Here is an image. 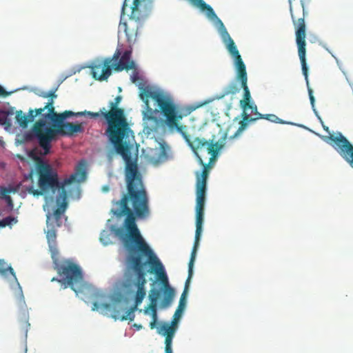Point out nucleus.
I'll return each instance as SVG.
<instances>
[{"mask_svg": "<svg viewBox=\"0 0 353 353\" xmlns=\"http://www.w3.org/2000/svg\"><path fill=\"white\" fill-rule=\"evenodd\" d=\"M132 70L133 71L132 74L130 75V79L132 83H137V82L140 79L139 73L136 67L134 68V69Z\"/></svg>", "mask_w": 353, "mask_h": 353, "instance_id": "35", "label": "nucleus"}, {"mask_svg": "<svg viewBox=\"0 0 353 353\" xmlns=\"http://www.w3.org/2000/svg\"><path fill=\"white\" fill-rule=\"evenodd\" d=\"M141 326V325H139V326H137V328H140Z\"/></svg>", "mask_w": 353, "mask_h": 353, "instance_id": "47", "label": "nucleus"}, {"mask_svg": "<svg viewBox=\"0 0 353 353\" xmlns=\"http://www.w3.org/2000/svg\"><path fill=\"white\" fill-rule=\"evenodd\" d=\"M121 99V96L116 97L114 101L109 103L108 111L105 108L100 109V111L101 117L108 123L105 134L116 152L120 154L125 162V181L127 191L122 197H130L135 203H142L148 193L137 161L132 158L128 142L132 131L128 125L123 109L118 106Z\"/></svg>", "mask_w": 353, "mask_h": 353, "instance_id": "2", "label": "nucleus"}, {"mask_svg": "<svg viewBox=\"0 0 353 353\" xmlns=\"http://www.w3.org/2000/svg\"><path fill=\"white\" fill-rule=\"evenodd\" d=\"M195 155L196 156L199 162L203 166V171L201 174L199 173L196 174V196H205L206 193V185H207V179L208 177V165L205 163L199 155L201 153L199 151L194 152Z\"/></svg>", "mask_w": 353, "mask_h": 353, "instance_id": "15", "label": "nucleus"}, {"mask_svg": "<svg viewBox=\"0 0 353 353\" xmlns=\"http://www.w3.org/2000/svg\"><path fill=\"white\" fill-rule=\"evenodd\" d=\"M4 200L6 201L8 205L10 208H13V202H12V198L8 195L5 199Z\"/></svg>", "mask_w": 353, "mask_h": 353, "instance_id": "39", "label": "nucleus"}, {"mask_svg": "<svg viewBox=\"0 0 353 353\" xmlns=\"http://www.w3.org/2000/svg\"><path fill=\"white\" fill-rule=\"evenodd\" d=\"M212 21H214L219 26V32L225 45L229 53L234 58L235 66L237 70L236 79L240 81L248 79L245 65L244 64L239 52L233 41L230 36L227 29L225 28L223 23L216 16V18H208Z\"/></svg>", "mask_w": 353, "mask_h": 353, "instance_id": "7", "label": "nucleus"}, {"mask_svg": "<svg viewBox=\"0 0 353 353\" xmlns=\"http://www.w3.org/2000/svg\"><path fill=\"white\" fill-rule=\"evenodd\" d=\"M15 114L17 122L21 128H25L29 123L33 122L37 116L40 117L39 119L42 118L43 110L41 108L30 109L28 114H23L22 110H18Z\"/></svg>", "mask_w": 353, "mask_h": 353, "instance_id": "17", "label": "nucleus"}, {"mask_svg": "<svg viewBox=\"0 0 353 353\" xmlns=\"http://www.w3.org/2000/svg\"><path fill=\"white\" fill-rule=\"evenodd\" d=\"M178 320L179 319L174 317L171 324L163 323L161 327L158 328V333L165 337V353H172V340L176 331Z\"/></svg>", "mask_w": 353, "mask_h": 353, "instance_id": "14", "label": "nucleus"}, {"mask_svg": "<svg viewBox=\"0 0 353 353\" xmlns=\"http://www.w3.org/2000/svg\"><path fill=\"white\" fill-rule=\"evenodd\" d=\"M131 50H125L121 55L117 50L112 57L95 63L90 66L92 77L96 80L105 81L112 74V70L116 72L128 71L134 69L135 63L131 59Z\"/></svg>", "mask_w": 353, "mask_h": 353, "instance_id": "6", "label": "nucleus"}, {"mask_svg": "<svg viewBox=\"0 0 353 353\" xmlns=\"http://www.w3.org/2000/svg\"><path fill=\"white\" fill-rule=\"evenodd\" d=\"M59 273L63 276L64 282L77 292L76 285H81L83 281L80 268L72 263L63 264L59 268Z\"/></svg>", "mask_w": 353, "mask_h": 353, "instance_id": "11", "label": "nucleus"}, {"mask_svg": "<svg viewBox=\"0 0 353 353\" xmlns=\"http://www.w3.org/2000/svg\"><path fill=\"white\" fill-rule=\"evenodd\" d=\"M11 192V189L6 187H0V198L5 199Z\"/></svg>", "mask_w": 353, "mask_h": 353, "instance_id": "36", "label": "nucleus"}, {"mask_svg": "<svg viewBox=\"0 0 353 353\" xmlns=\"http://www.w3.org/2000/svg\"><path fill=\"white\" fill-rule=\"evenodd\" d=\"M308 94H309V97H310V103L312 106V108H314V97L313 96V92H312V90L308 87Z\"/></svg>", "mask_w": 353, "mask_h": 353, "instance_id": "37", "label": "nucleus"}, {"mask_svg": "<svg viewBox=\"0 0 353 353\" xmlns=\"http://www.w3.org/2000/svg\"><path fill=\"white\" fill-rule=\"evenodd\" d=\"M161 291L160 290L152 288L149 292L150 304L148 307H157V301L161 296Z\"/></svg>", "mask_w": 353, "mask_h": 353, "instance_id": "25", "label": "nucleus"}, {"mask_svg": "<svg viewBox=\"0 0 353 353\" xmlns=\"http://www.w3.org/2000/svg\"><path fill=\"white\" fill-rule=\"evenodd\" d=\"M261 119H267L271 122L277 123H285L283 121L279 119L277 116L272 114H263V117Z\"/></svg>", "mask_w": 353, "mask_h": 353, "instance_id": "33", "label": "nucleus"}, {"mask_svg": "<svg viewBox=\"0 0 353 353\" xmlns=\"http://www.w3.org/2000/svg\"><path fill=\"white\" fill-rule=\"evenodd\" d=\"M136 307H137L136 305H134V307H132L130 310H128L126 312L125 315H121L122 317L121 318L120 321H125V320L133 321L134 319V316H135L134 312L136 310Z\"/></svg>", "mask_w": 353, "mask_h": 353, "instance_id": "31", "label": "nucleus"}, {"mask_svg": "<svg viewBox=\"0 0 353 353\" xmlns=\"http://www.w3.org/2000/svg\"><path fill=\"white\" fill-rule=\"evenodd\" d=\"M3 145H4V141H3L2 137H0V145L3 146Z\"/></svg>", "mask_w": 353, "mask_h": 353, "instance_id": "44", "label": "nucleus"}, {"mask_svg": "<svg viewBox=\"0 0 353 353\" xmlns=\"http://www.w3.org/2000/svg\"><path fill=\"white\" fill-rule=\"evenodd\" d=\"M17 222V219L15 217L13 216H7L4 219H3L1 221V228H4L6 226L11 225L12 223H16Z\"/></svg>", "mask_w": 353, "mask_h": 353, "instance_id": "32", "label": "nucleus"}, {"mask_svg": "<svg viewBox=\"0 0 353 353\" xmlns=\"http://www.w3.org/2000/svg\"><path fill=\"white\" fill-rule=\"evenodd\" d=\"M39 96L44 99H48V92L42 91L39 94Z\"/></svg>", "mask_w": 353, "mask_h": 353, "instance_id": "42", "label": "nucleus"}, {"mask_svg": "<svg viewBox=\"0 0 353 353\" xmlns=\"http://www.w3.org/2000/svg\"><path fill=\"white\" fill-rule=\"evenodd\" d=\"M196 231L194 246L190 259V273L192 274V267H194L196 252L199 244L200 236L202 232V225L204 216V208L205 196H196Z\"/></svg>", "mask_w": 353, "mask_h": 353, "instance_id": "10", "label": "nucleus"}, {"mask_svg": "<svg viewBox=\"0 0 353 353\" xmlns=\"http://www.w3.org/2000/svg\"><path fill=\"white\" fill-rule=\"evenodd\" d=\"M329 139L334 143V148L340 155L353 168V145L341 134L331 135Z\"/></svg>", "mask_w": 353, "mask_h": 353, "instance_id": "12", "label": "nucleus"}, {"mask_svg": "<svg viewBox=\"0 0 353 353\" xmlns=\"http://www.w3.org/2000/svg\"><path fill=\"white\" fill-rule=\"evenodd\" d=\"M156 324H157V321H152L150 323V329H154L155 327H156Z\"/></svg>", "mask_w": 353, "mask_h": 353, "instance_id": "43", "label": "nucleus"}, {"mask_svg": "<svg viewBox=\"0 0 353 353\" xmlns=\"http://www.w3.org/2000/svg\"><path fill=\"white\" fill-rule=\"evenodd\" d=\"M157 276L164 287V297L162 302V305L163 307H168L171 304V303L173 301L174 296V290L172 288H171L169 285L168 276L164 271L163 265L161 270H159V273H157Z\"/></svg>", "mask_w": 353, "mask_h": 353, "instance_id": "16", "label": "nucleus"}, {"mask_svg": "<svg viewBox=\"0 0 353 353\" xmlns=\"http://www.w3.org/2000/svg\"><path fill=\"white\" fill-rule=\"evenodd\" d=\"M117 206L112 210L114 214L121 217L126 216L123 228L115 230V234L122 241L126 250V263L129 270L135 276L134 284L137 287L135 294V305H139L146 293L147 282L145 267L150 266V272L157 275L161 270L162 263L143 238L136 223V219H145L150 215L149 198L145 195L142 203H135L130 197H121L114 203Z\"/></svg>", "mask_w": 353, "mask_h": 353, "instance_id": "1", "label": "nucleus"}, {"mask_svg": "<svg viewBox=\"0 0 353 353\" xmlns=\"http://www.w3.org/2000/svg\"><path fill=\"white\" fill-rule=\"evenodd\" d=\"M74 116V112L70 110H65L62 113H57L54 110V112L48 116H45L44 118H40L39 119H46L47 122L50 120L53 122H61L63 121L65 119Z\"/></svg>", "mask_w": 353, "mask_h": 353, "instance_id": "20", "label": "nucleus"}, {"mask_svg": "<svg viewBox=\"0 0 353 353\" xmlns=\"http://www.w3.org/2000/svg\"><path fill=\"white\" fill-rule=\"evenodd\" d=\"M239 91V88L237 84L235 82H231L223 89L222 92L219 95H217L216 98L221 99L227 95L235 94Z\"/></svg>", "mask_w": 353, "mask_h": 353, "instance_id": "23", "label": "nucleus"}, {"mask_svg": "<svg viewBox=\"0 0 353 353\" xmlns=\"http://www.w3.org/2000/svg\"><path fill=\"white\" fill-rule=\"evenodd\" d=\"M74 116L76 117H81V116H89L91 118H98L99 117H101V111L98 112H90V111H83V112H74Z\"/></svg>", "mask_w": 353, "mask_h": 353, "instance_id": "30", "label": "nucleus"}, {"mask_svg": "<svg viewBox=\"0 0 353 353\" xmlns=\"http://www.w3.org/2000/svg\"><path fill=\"white\" fill-rule=\"evenodd\" d=\"M323 128H324L325 130H327V131L328 130V127H325V126H323Z\"/></svg>", "mask_w": 353, "mask_h": 353, "instance_id": "46", "label": "nucleus"}, {"mask_svg": "<svg viewBox=\"0 0 353 353\" xmlns=\"http://www.w3.org/2000/svg\"><path fill=\"white\" fill-rule=\"evenodd\" d=\"M49 124L46 119H38L32 126V132L43 150L44 155L50 153L51 142L57 135L71 137L84 131L82 123L61 121L54 122L52 126H49Z\"/></svg>", "mask_w": 353, "mask_h": 353, "instance_id": "5", "label": "nucleus"}, {"mask_svg": "<svg viewBox=\"0 0 353 353\" xmlns=\"http://www.w3.org/2000/svg\"><path fill=\"white\" fill-rule=\"evenodd\" d=\"M243 120L240 121L239 123V127L235 134H234V137H236L239 134H241L248 126V123L250 122H254L257 120V118H252L250 117V114L248 112H246V111L243 110Z\"/></svg>", "mask_w": 353, "mask_h": 353, "instance_id": "22", "label": "nucleus"}, {"mask_svg": "<svg viewBox=\"0 0 353 353\" xmlns=\"http://www.w3.org/2000/svg\"><path fill=\"white\" fill-rule=\"evenodd\" d=\"M241 88L243 90V98L240 101V106L243 110L246 111L248 103L252 102L251 94L248 86V79L240 81Z\"/></svg>", "mask_w": 353, "mask_h": 353, "instance_id": "21", "label": "nucleus"}, {"mask_svg": "<svg viewBox=\"0 0 353 353\" xmlns=\"http://www.w3.org/2000/svg\"><path fill=\"white\" fill-rule=\"evenodd\" d=\"M10 94V92H8L4 90V88L0 85V97H7Z\"/></svg>", "mask_w": 353, "mask_h": 353, "instance_id": "40", "label": "nucleus"}, {"mask_svg": "<svg viewBox=\"0 0 353 353\" xmlns=\"http://www.w3.org/2000/svg\"><path fill=\"white\" fill-rule=\"evenodd\" d=\"M138 87L140 90L139 97L145 103V110L143 112V119L156 120L155 111L149 104V98H150L157 103L165 118L168 127L171 130L175 129L180 133L193 152L199 151L202 152L206 151L208 154L211 155L210 161L217 156L219 150L223 148L221 143L219 142L214 143L213 140L208 141L205 139L199 137L195 138L193 141L190 140V136L186 132V126L179 124V121L182 119L183 116L179 112L170 96L159 91L152 90L150 86L145 85L143 82L139 83Z\"/></svg>", "mask_w": 353, "mask_h": 353, "instance_id": "3", "label": "nucleus"}, {"mask_svg": "<svg viewBox=\"0 0 353 353\" xmlns=\"http://www.w3.org/2000/svg\"><path fill=\"white\" fill-rule=\"evenodd\" d=\"M249 110H250V115L253 114L254 115V118H257V120L263 117V114L257 111V106L253 101L248 103L246 107V112H248Z\"/></svg>", "mask_w": 353, "mask_h": 353, "instance_id": "28", "label": "nucleus"}, {"mask_svg": "<svg viewBox=\"0 0 353 353\" xmlns=\"http://www.w3.org/2000/svg\"><path fill=\"white\" fill-rule=\"evenodd\" d=\"M59 281V282H60V281H61L60 280H59V279H57V278H52V279H51V281Z\"/></svg>", "mask_w": 353, "mask_h": 353, "instance_id": "45", "label": "nucleus"}, {"mask_svg": "<svg viewBox=\"0 0 353 353\" xmlns=\"http://www.w3.org/2000/svg\"><path fill=\"white\" fill-rule=\"evenodd\" d=\"M8 272H9L10 274L13 276L15 280H17L15 272L13 268L11 266H6V263L4 260L0 259V274L1 276H6Z\"/></svg>", "mask_w": 353, "mask_h": 353, "instance_id": "26", "label": "nucleus"}, {"mask_svg": "<svg viewBox=\"0 0 353 353\" xmlns=\"http://www.w3.org/2000/svg\"><path fill=\"white\" fill-rule=\"evenodd\" d=\"M30 326V324L29 323L26 317H24L19 321V329L20 330L21 334L25 337V339L27 338V334Z\"/></svg>", "mask_w": 353, "mask_h": 353, "instance_id": "27", "label": "nucleus"}, {"mask_svg": "<svg viewBox=\"0 0 353 353\" xmlns=\"http://www.w3.org/2000/svg\"><path fill=\"white\" fill-rule=\"evenodd\" d=\"M85 165L83 161H81L76 167L74 172L68 178L65 179L62 183H60L57 170L49 163L37 157L35 168L38 175V185L40 190H34L33 187H31L28 192L34 196H38L41 195L43 192L49 190L54 191L56 189H59L60 192L62 189H65L69 185L79 183L85 181L86 178Z\"/></svg>", "mask_w": 353, "mask_h": 353, "instance_id": "4", "label": "nucleus"}, {"mask_svg": "<svg viewBox=\"0 0 353 353\" xmlns=\"http://www.w3.org/2000/svg\"><path fill=\"white\" fill-rule=\"evenodd\" d=\"M3 111L8 118L9 116H12L14 114V108L13 107H10L9 108Z\"/></svg>", "mask_w": 353, "mask_h": 353, "instance_id": "38", "label": "nucleus"}, {"mask_svg": "<svg viewBox=\"0 0 353 353\" xmlns=\"http://www.w3.org/2000/svg\"><path fill=\"white\" fill-rule=\"evenodd\" d=\"M94 297L98 299L93 303L92 310H100L101 313L105 314H110V316L114 320H120L121 313L125 310V303L119 299H112L111 303H103L107 299L105 294L97 292L94 294Z\"/></svg>", "mask_w": 353, "mask_h": 353, "instance_id": "8", "label": "nucleus"}, {"mask_svg": "<svg viewBox=\"0 0 353 353\" xmlns=\"http://www.w3.org/2000/svg\"><path fill=\"white\" fill-rule=\"evenodd\" d=\"M67 191L65 189H62L57 198V203L59 207L54 211L52 214L47 215V225L50 227L51 225L54 224L57 227H60L61 225V216L66 210L67 203Z\"/></svg>", "mask_w": 353, "mask_h": 353, "instance_id": "13", "label": "nucleus"}, {"mask_svg": "<svg viewBox=\"0 0 353 353\" xmlns=\"http://www.w3.org/2000/svg\"><path fill=\"white\" fill-rule=\"evenodd\" d=\"M0 125H4L6 130L10 129L12 125L10 119L7 117L3 110H0Z\"/></svg>", "mask_w": 353, "mask_h": 353, "instance_id": "29", "label": "nucleus"}, {"mask_svg": "<svg viewBox=\"0 0 353 353\" xmlns=\"http://www.w3.org/2000/svg\"><path fill=\"white\" fill-rule=\"evenodd\" d=\"M48 227L46 231V238L49 245L50 251L52 254V257L54 259L58 255V249L57 246V232L55 228L56 225L52 224L50 227Z\"/></svg>", "mask_w": 353, "mask_h": 353, "instance_id": "18", "label": "nucleus"}, {"mask_svg": "<svg viewBox=\"0 0 353 353\" xmlns=\"http://www.w3.org/2000/svg\"><path fill=\"white\" fill-rule=\"evenodd\" d=\"M293 23L295 27L296 43L298 47V54L301 63L303 74L308 84V68L306 63V26L304 17L295 19L292 14Z\"/></svg>", "mask_w": 353, "mask_h": 353, "instance_id": "9", "label": "nucleus"}, {"mask_svg": "<svg viewBox=\"0 0 353 353\" xmlns=\"http://www.w3.org/2000/svg\"><path fill=\"white\" fill-rule=\"evenodd\" d=\"M183 310H181V309H179V307L176 309L174 314V318H176L177 319H179L180 317H181V312Z\"/></svg>", "mask_w": 353, "mask_h": 353, "instance_id": "41", "label": "nucleus"}, {"mask_svg": "<svg viewBox=\"0 0 353 353\" xmlns=\"http://www.w3.org/2000/svg\"><path fill=\"white\" fill-rule=\"evenodd\" d=\"M192 275H193V267H192V274H190V263H188V279H187V280L185 281V285L184 291H183V292L182 293V294L181 296L179 304V306H178V307L179 309H181V310L184 309V307H185V305L186 294H187V291H188V287H189V283H190V279H191Z\"/></svg>", "mask_w": 353, "mask_h": 353, "instance_id": "24", "label": "nucleus"}, {"mask_svg": "<svg viewBox=\"0 0 353 353\" xmlns=\"http://www.w3.org/2000/svg\"><path fill=\"white\" fill-rule=\"evenodd\" d=\"M57 90V88L48 91V101L44 107L40 108L43 110L42 118H44L45 116L52 114V113L54 112V99L57 97V94H56Z\"/></svg>", "mask_w": 353, "mask_h": 353, "instance_id": "19", "label": "nucleus"}, {"mask_svg": "<svg viewBox=\"0 0 353 353\" xmlns=\"http://www.w3.org/2000/svg\"><path fill=\"white\" fill-rule=\"evenodd\" d=\"M148 310L151 311L152 321H157V307H147L145 312L148 313Z\"/></svg>", "mask_w": 353, "mask_h": 353, "instance_id": "34", "label": "nucleus"}]
</instances>
